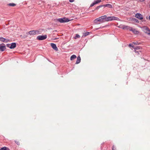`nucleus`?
I'll list each match as a JSON object with an SVG mask.
<instances>
[{
  "label": "nucleus",
  "instance_id": "f257e3e1",
  "mask_svg": "<svg viewBox=\"0 0 150 150\" xmlns=\"http://www.w3.org/2000/svg\"><path fill=\"white\" fill-rule=\"evenodd\" d=\"M120 19L117 17L114 16H111L109 17L106 16V21L108 22L112 21H120Z\"/></svg>",
  "mask_w": 150,
  "mask_h": 150
},
{
  "label": "nucleus",
  "instance_id": "f03ea898",
  "mask_svg": "<svg viewBox=\"0 0 150 150\" xmlns=\"http://www.w3.org/2000/svg\"><path fill=\"white\" fill-rule=\"evenodd\" d=\"M70 21V20L67 18H63L57 19L56 22H59L61 23H64Z\"/></svg>",
  "mask_w": 150,
  "mask_h": 150
},
{
  "label": "nucleus",
  "instance_id": "7ed1b4c3",
  "mask_svg": "<svg viewBox=\"0 0 150 150\" xmlns=\"http://www.w3.org/2000/svg\"><path fill=\"white\" fill-rule=\"evenodd\" d=\"M28 33L30 35H33L36 34H40V32L38 30H33L29 31Z\"/></svg>",
  "mask_w": 150,
  "mask_h": 150
},
{
  "label": "nucleus",
  "instance_id": "20e7f679",
  "mask_svg": "<svg viewBox=\"0 0 150 150\" xmlns=\"http://www.w3.org/2000/svg\"><path fill=\"white\" fill-rule=\"evenodd\" d=\"M47 38V35H39L37 37V39L40 40H43Z\"/></svg>",
  "mask_w": 150,
  "mask_h": 150
},
{
  "label": "nucleus",
  "instance_id": "39448f33",
  "mask_svg": "<svg viewBox=\"0 0 150 150\" xmlns=\"http://www.w3.org/2000/svg\"><path fill=\"white\" fill-rule=\"evenodd\" d=\"M101 21V23L106 21V16L104 15L99 17Z\"/></svg>",
  "mask_w": 150,
  "mask_h": 150
},
{
  "label": "nucleus",
  "instance_id": "423d86ee",
  "mask_svg": "<svg viewBox=\"0 0 150 150\" xmlns=\"http://www.w3.org/2000/svg\"><path fill=\"white\" fill-rule=\"evenodd\" d=\"M142 30L144 32L147 34L150 29L146 26H144L142 28Z\"/></svg>",
  "mask_w": 150,
  "mask_h": 150
},
{
  "label": "nucleus",
  "instance_id": "0eeeda50",
  "mask_svg": "<svg viewBox=\"0 0 150 150\" xmlns=\"http://www.w3.org/2000/svg\"><path fill=\"white\" fill-rule=\"evenodd\" d=\"M135 16L137 18L140 20L143 19V16L141 14L137 13L135 14Z\"/></svg>",
  "mask_w": 150,
  "mask_h": 150
},
{
  "label": "nucleus",
  "instance_id": "6e6552de",
  "mask_svg": "<svg viewBox=\"0 0 150 150\" xmlns=\"http://www.w3.org/2000/svg\"><path fill=\"white\" fill-rule=\"evenodd\" d=\"M6 49V46L4 44L0 45V50L1 51H4Z\"/></svg>",
  "mask_w": 150,
  "mask_h": 150
},
{
  "label": "nucleus",
  "instance_id": "1a4fd4ad",
  "mask_svg": "<svg viewBox=\"0 0 150 150\" xmlns=\"http://www.w3.org/2000/svg\"><path fill=\"white\" fill-rule=\"evenodd\" d=\"M50 45L52 48L55 50L57 51L58 50V49L56 45L53 43H51L50 44Z\"/></svg>",
  "mask_w": 150,
  "mask_h": 150
},
{
  "label": "nucleus",
  "instance_id": "9d476101",
  "mask_svg": "<svg viewBox=\"0 0 150 150\" xmlns=\"http://www.w3.org/2000/svg\"><path fill=\"white\" fill-rule=\"evenodd\" d=\"M0 40L4 42H8L9 41V40L6 39L3 37H0Z\"/></svg>",
  "mask_w": 150,
  "mask_h": 150
},
{
  "label": "nucleus",
  "instance_id": "9b49d317",
  "mask_svg": "<svg viewBox=\"0 0 150 150\" xmlns=\"http://www.w3.org/2000/svg\"><path fill=\"white\" fill-rule=\"evenodd\" d=\"M130 31H132L135 34H137L139 33V31L133 28H132V30H131Z\"/></svg>",
  "mask_w": 150,
  "mask_h": 150
},
{
  "label": "nucleus",
  "instance_id": "f8f14e48",
  "mask_svg": "<svg viewBox=\"0 0 150 150\" xmlns=\"http://www.w3.org/2000/svg\"><path fill=\"white\" fill-rule=\"evenodd\" d=\"M16 47V43L15 42L12 43L11 44L10 48L11 49H14Z\"/></svg>",
  "mask_w": 150,
  "mask_h": 150
},
{
  "label": "nucleus",
  "instance_id": "ddd939ff",
  "mask_svg": "<svg viewBox=\"0 0 150 150\" xmlns=\"http://www.w3.org/2000/svg\"><path fill=\"white\" fill-rule=\"evenodd\" d=\"M94 22L97 24H98V22H99V23H101V21L100 18H99V17L95 19L94 21Z\"/></svg>",
  "mask_w": 150,
  "mask_h": 150
},
{
  "label": "nucleus",
  "instance_id": "4468645a",
  "mask_svg": "<svg viewBox=\"0 0 150 150\" xmlns=\"http://www.w3.org/2000/svg\"><path fill=\"white\" fill-rule=\"evenodd\" d=\"M124 30H128L130 31L131 30H132V27L127 25H125Z\"/></svg>",
  "mask_w": 150,
  "mask_h": 150
},
{
  "label": "nucleus",
  "instance_id": "2eb2a0df",
  "mask_svg": "<svg viewBox=\"0 0 150 150\" xmlns=\"http://www.w3.org/2000/svg\"><path fill=\"white\" fill-rule=\"evenodd\" d=\"M81 62V58L80 56H78L77 58V60L76 63V64H78L80 63Z\"/></svg>",
  "mask_w": 150,
  "mask_h": 150
},
{
  "label": "nucleus",
  "instance_id": "dca6fc26",
  "mask_svg": "<svg viewBox=\"0 0 150 150\" xmlns=\"http://www.w3.org/2000/svg\"><path fill=\"white\" fill-rule=\"evenodd\" d=\"M104 7H108L109 8H112V5L109 4H108L104 5Z\"/></svg>",
  "mask_w": 150,
  "mask_h": 150
},
{
  "label": "nucleus",
  "instance_id": "f3484780",
  "mask_svg": "<svg viewBox=\"0 0 150 150\" xmlns=\"http://www.w3.org/2000/svg\"><path fill=\"white\" fill-rule=\"evenodd\" d=\"M76 58V55H73L71 56V57H70V59L71 60H73L74 59Z\"/></svg>",
  "mask_w": 150,
  "mask_h": 150
},
{
  "label": "nucleus",
  "instance_id": "a211bd4d",
  "mask_svg": "<svg viewBox=\"0 0 150 150\" xmlns=\"http://www.w3.org/2000/svg\"><path fill=\"white\" fill-rule=\"evenodd\" d=\"M101 0H97L96 1H95L94 2V4H95V5L98 3H100L101 2Z\"/></svg>",
  "mask_w": 150,
  "mask_h": 150
},
{
  "label": "nucleus",
  "instance_id": "6ab92c4d",
  "mask_svg": "<svg viewBox=\"0 0 150 150\" xmlns=\"http://www.w3.org/2000/svg\"><path fill=\"white\" fill-rule=\"evenodd\" d=\"M0 150H10L8 148L6 147H4L3 148H1Z\"/></svg>",
  "mask_w": 150,
  "mask_h": 150
},
{
  "label": "nucleus",
  "instance_id": "aec40b11",
  "mask_svg": "<svg viewBox=\"0 0 150 150\" xmlns=\"http://www.w3.org/2000/svg\"><path fill=\"white\" fill-rule=\"evenodd\" d=\"M125 25H120L119 26V28L124 30Z\"/></svg>",
  "mask_w": 150,
  "mask_h": 150
},
{
  "label": "nucleus",
  "instance_id": "412c9836",
  "mask_svg": "<svg viewBox=\"0 0 150 150\" xmlns=\"http://www.w3.org/2000/svg\"><path fill=\"white\" fill-rule=\"evenodd\" d=\"M8 5L11 6H14L16 5V4L14 3H10L8 4Z\"/></svg>",
  "mask_w": 150,
  "mask_h": 150
},
{
  "label": "nucleus",
  "instance_id": "4be33fe9",
  "mask_svg": "<svg viewBox=\"0 0 150 150\" xmlns=\"http://www.w3.org/2000/svg\"><path fill=\"white\" fill-rule=\"evenodd\" d=\"M80 37V36L78 34H76L75 36L74 37L75 39H76L77 38H79Z\"/></svg>",
  "mask_w": 150,
  "mask_h": 150
},
{
  "label": "nucleus",
  "instance_id": "5701e85b",
  "mask_svg": "<svg viewBox=\"0 0 150 150\" xmlns=\"http://www.w3.org/2000/svg\"><path fill=\"white\" fill-rule=\"evenodd\" d=\"M89 33H90L88 32H86L83 34V35L84 36H86L87 35H88L89 34Z\"/></svg>",
  "mask_w": 150,
  "mask_h": 150
},
{
  "label": "nucleus",
  "instance_id": "b1692460",
  "mask_svg": "<svg viewBox=\"0 0 150 150\" xmlns=\"http://www.w3.org/2000/svg\"><path fill=\"white\" fill-rule=\"evenodd\" d=\"M132 20H133V21H135L136 22H138V20L137 19H136L133 18V19H132Z\"/></svg>",
  "mask_w": 150,
  "mask_h": 150
},
{
  "label": "nucleus",
  "instance_id": "393cba45",
  "mask_svg": "<svg viewBox=\"0 0 150 150\" xmlns=\"http://www.w3.org/2000/svg\"><path fill=\"white\" fill-rule=\"evenodd\" d=\"M133 43L135 45L139 44V43L137 42H134Z\"/></svg>",
  "mask_w": 150,
  "mask_h": 150
},
{
  "label": "nucleus",
  "instance_id": "a878e982",
  "mask_svg": "<svg viewBox=\"0 0 150 150\" xmlns=\"http://www.w3.org/2000/svg\"><path fill=\"white\" fill-rule=\"evenodd\" d=\"M11 45V44H8L6 45L7 47L9 48H10Z\"/></svg>",
  "mask_w": 150,
  "mask_h": 150
},
{
  "label": "nucleus",
  "instance_id": "bb28decb",
  "mask_svg": "<svg viewBox=\"0 0 150 150\" xmlns=\"http://www.w3.org/2000/svg\"><path fill=\"white\" fill-rule=\"evenodd\" d=\"M95 5V4H94V2H93V3L91 4L90 7L93 6Z\"/></svg>",
  "mask_w": 150,
  "mask_h": 150
},
{
  "label": "nucleus",
  "instance_id": "cd10ccee",
  "mask_svg": "<svg viewBox=\"0 0 150 150\" xmlns=\"http://www.w3.org/2000/svg\"><path fill=\"white\" fill-rule=\"evenodd\" d=\"M69 1L70 2H73L74 1V0H69Z\"/></svg>",
  "mask_w": 150,
  "mask_h": 150
},
{
  "label": "nucleus",
  "instance_id": "c85d7f7f",
  "mask_svg": "<svg viewBox=\"0 0 150 150\" xmlns=\"http://www.w3.org/2000/svg\"><path fill=\"white\" fill-rule=\"evenodd\" d=\"M98 6L99 7V8H100L101 7H103V6L104 7V5H100V6Z\"/></svg>",
  "mask_w": 150,
  "mask_h": 150
},
{
  "label": "nucleus",
  "instance_id": "c756f323",
  "mask_svg": "<svg viewBox=\"0 0 150 150\" xmlns=\"http://www.w3.org/2000/svg\"><path fill=\"white\" fill-rule=\"evenodd\" d=\"M99 8H99V6H98L97 7H96V9L98 10V9H99Z\"/></svg>",
  "mask_w": 150,
  "mask_h": 150
},
{
  "label": "nucleus",
  "instance_id": "7c9ffc66",
  "mask_svg": "<svg viewBox=\"0 0 150 150\" xmlns=\"http://www.w3.org/2000/svg\"><path fill=\"white\" fill-rule=\"evenodd\" d=\"M147 34L150 35V30L149 31V33H148Z\"/></svg>",
  "mask_w": 150,
  "mask_h": 150
},
{
  "label": "nucleus",
  "instance_id": "2f4dec72",
  "mask_svg": "<svg viewBox=\"0 0 150 150\" xmlns=\"http://www.w3.org/2000/svg\"><path fill=\"white\" fill-rule=\"evenodd\" d=\"M129 46H130V47H133L132 46V44H130L129 45Z\"/></svg>",
  "mask_w": 150,
  "mask_h": 150
},
{
  "label": "nucleus",
  "instance_id": "473e14b6",
  "mask_svg": "<svg viewBox=\"0 0 150 150\" xmlns=\"http://www.w3.org/2000/svg\"><path fill=\"white\" fill-rule=\"evenodd\" d=\"M135 52L136 53H138V51H137L136 50H135Z\"/></svg>",
  "mask_w": 150,
  "mask_h": 150
},
{
  "label": "nucleus",
  "instance_id": "72a5a7b5",
  "mask_svg": "<svg viewBox=\"0 0 150 150\" xmlns=\"http://www.w3.org/2000/svg\"><path fill=\"white\" fill-rule=\"evenodd\" d=\"M149 19L150 20V16H149Z\"/></svg>",
  "mask_w": 150,
  "mask_h": 150
},
{
  "label": "nucleus",
  "instance_id": "f704fd0d",
  "mask_svg": "<svg viewBox=\"0 0 150 150\" xmlns=\"http://www.w3.org/2000/svg\"><path fill=\"white\" fill-rule=\"evenodd\" d=\"M18 142H17V143H17V144H18Z\"/></svg>",
  "mask_w": 150,
  "mask_h": 150
},
{
  "label": "nucleus",
  "instance_id": "c9c22d12",
  "mask_svg": "<svg viewBox=\"0 0 150 150\" xmlns=\"http://www.w3.org/2000/svg\"><path fill=\"white\" fill-rule=\"evenodd\" d=\"M18 142H17V143H17V144H18Z\"/></svg>",
  "mask_w": 150,
  "mask_h": 150
},
{
  "label": "nucleus",
  "instance_id": "e433bc0d",
  "mask_svg": "<svg viewBox=\"0 0 150 150\" xmlns=\"http://www.w3.org/2000/svg\"><path fill=\"white\" fill-rule=\"evenodd\" d=\"M112 150H113V149Z\"/></svg>",
  "mask_w": 150,
  "mask_h": 150
}]
</instances>
